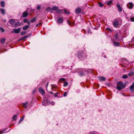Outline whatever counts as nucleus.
Returning a JSON list of instances; mask_svg holds the SVG:
<instances>
[{
	"label": "nucleus",
	"mask_w": 134,
	"mask_h": 134,
	"mask_svg": "<svg viewBox=\"0 0 134 134\" xmlns=\"http://www.w3.org/2000/svg\"><path fill=\"white\" fill-rule=\"evenodd\" d=\"M77 57L80 60H83L87 57L86 52L85 51H80L77 53Z\"/></svg>",
	"instance_id": "f257e3e1"
},
{
	"label": "nucleus",
	"mask_w": 134,
	"mask_h": 134,
	"mask_svg": "<svg viewBox=\"0 0 134 134\" xmlns=\"http://www.w3.org/2000/svg\"><path fill=\"white\" fill-rule=\"evenodd\" d=\"M115 36L116 40H117L118 39L121 38V36L120 31L119 30L116 31L115 33Z\"/></svg>",
	"instance_id": "f03ea898"
},
{
	"label": "nucleus",
	"mask_w": 134,
	"mask_h": 134,
	"mask_svg": "<svg viewBox=\"0 0 134 134\" xmlns=\"http://www.w3.org/2000/svg\"><path fill=\"white\" fill-rule=\"evenodd\" d=\"M21 30V28H19L17 29H14L11 32L12 33H15V34H18L20 33Z\"/></svg>",
	"instance_id": "7ed1b4c3"
},
{
	"label": "nucleus",
	"mask_w": 134,
	"mask_h": 134,
	"mask_svg": "<svg viewBox=\"0 0 134 134\" xmlns=\"http://www.w3.org/2000/svg\"><path fill=\"white\" fill-rule=\"evenodd\" d=\"M133 6V4L132 3L130 2L127 4V7L130 9H132Z\"/></svg>",
	"instance_id": "20e7f679"
},
{
	"label": "nucleus",
	"mask_w": 134,
	"mask_h": 134,
	"mask_svg": "<svg viewBox=\"0 0 134 134\" xmlns=\"http://www.w3.org/2000/svg\"><path fill=\"white\" fill-rule=\"evenodd\" d=\"M119 22L117 20H115L114 22L113 25L115 27H117L118 25Z\"/></svg>",
	"instance_id": "39448f33"
},
{
	"label": "nucleus",
	"mask_w": 134,
	"mask_h": 134,
	"mask_svg": "<svg viewBox=\"0 0 134 134\" xmlns=\"http://www.w3.org/2000/svg\"><path fill=\"white\" fill-rule=\"evenodd\" d=\"M63 19L62 17H59L57 20V22L58 23H62L63 22Z\"/></svg>",
	"instance_id": "423d86ee"
},
{
	"label": "nucleus",
	"mask_w": 134,
	"mask_h": 134,
	"mask_svg": "<svg viewBox=\"0 0 134 134\" xmlns=\"http://www.w3.org/2000/svg\"><path fill=\"white\" fill-rule=\"evenodd\" d=\"M116 6L118 8V10L119 12H121L122 11V8L121 7L120 5L119 4H117Z\"/></svg>",
	"instance_id": "0eeeda50"
},
{
	"label": "nucleus",
	"mask_w": 134,
	"mask_h": 134,
	"mask_svg": "<svg viewBox=\"0 0 134 134\" xmlns=\"http://www.w3.org/2000/svg\"><path fill=\"white\" fill-rule=\"evenodd\" d=\"M125 87V86L124 85L122 87L121 86H117L116 87V88L118 90H121V89H123Z\"/></svg>",
	"instance_id": "6e6552de"
},
{
	"label": "nucleus",
	"mask_w": 134,
	"mask_h": 134,
	"mask_svg": "<svg viewBox=\"0 0 134 134\" xmlns=\"http://www.w3.org/2000/svg\"><path fill=\"white\" fill-rule=\"evenodd\" d=\"M9 22L10 24L12 25H13L15 23V20L13 19H12L9 20Z\"/></svg>",
	"instance_id": "1a4fd4ad"
},
{
	"label": "nucleus",
	"mask_w": 134,
	"mask_h": 134,
	"mask_svg": "<svg viewBox=\"0 0 134 134\" xmlns=\"http://www.w3.org/2000/svg\"><path fill=\"white\" fill-rule=\"evenodd\" d=\"M28 15V13L26 11H25L23 12L22 14V16L23 17H25L27 16Z\"/></svg>",
	"instance_id": "9d476101"
},
{
	"label": "nucleus",
	"mask_w": 134,
	"mask_h": 134,
	"mask_svg": "<svg viewBox=\"0 0 134 134\" xmlns=\"http://www.w3.org/2000/svg\"><path fill=\"white\" fill-rule=\"evenodd\" d=\"M39 91L43 95H44L45 93L44 90L42 88H40L39 89Z\"/></svg>",
	"instance_id": "9b49d317"
},
{
	"label": "nucleus",
	"mask_w": 134,
	"mask_h": 134,
	"mask_svg": "<svg viewBox=\"0 0 134 134\" xmlns=\"http://www.w3.org/2000/svg\"><path fill=\"white\" fill-rule=\"evenodd\" d=\"M85 71L79 72V75L81 76H84L85 75Z\"/></svg>",
	"instance_id": "f8f14e48"
},
{
	"label": "nucleus",
	"mask_w": 134,
	"mask_h": 134,
	"mask_svg": "<svg viewBox=\"0 0 134 134\" xmlns=\"http://www.w3.org/2000/svg\"><path fill=\"white\" fill-rule=\"evenodd\" d=\"M113 44L115 46H120V43L119 42H116L115 41L113 42Z\"/></svg>",
	"instance_id": "ddd939ff"
},
{
	"label": "nucleus",
	"mask_w": 134,
	"mask_h": 134,
	"mask_svg": "<svg viewBox=\"0 0 134 134\" xmlns=\"http://www.w3.org/2000/svg\"><path fill=\"white\" fill-rule=\"evenodd\" d=\"M105 79V78L103 76H100L99 77L98 80L100 81H104Z\"/></svg>",
	"instance_id": "4468645a"
},
{
	"label": "nucleus",
	"mask_w": 134,
	"mask_h": 134,
	"mask_svg": "<svg viewBox=\"0 0 134 134\" xmlns=\"http://www.w3.org/2000/svg\"><path fill=\"white\" fill-rule=\"evenodd\" d=\"M81 9L79 8H77L75 10L76 13L77 14H79V13L81 11Z\"/></svg>",
	"instance_id": "2eb2a0df"
},
{
	"label": "nucleus",
	"mask_w": 134,
	"mask_h": 134,
	"mask_svg": "<svg viewBox=\"0 0 134 134\" xmlns=\"http://www.w3.org/2000/svg\"><path fill=\"white\" fill-rule=\"evenodd\" d=\"M0 11L1 13V14L3 15H4L5 14V11L4 9L2 8L0 9Z\"/></svg>",
	"instance_id": "dca6fc26"
},
{
	"label": "nucleus",
	"mask_w": 134,
	"mask_h": 134,
	"mask_svg": "<svg viewBox=\"0 0 134 134\" xmlns=\"http://www.w3.org/2000/svg\"><path fill=\"white\" fill-rule=\"evenodd\" d=\"M130 89L132 91H134V82H133L132 85L130 87Z\"/></svg>",
	"instance_id": "f3484780"
},
{
	"label": "nucleus",
	"mask_w": 134,
	"mask_h": 134,
	"mask_svg": "<svg viewBox=\"0 0 134 134\" xmlns=\"http://www.w3.org/2000/svg\"><path fill=\"white\" fill-rule=\"evenodd\" d=\"M28 104V102H26L25 103H23V107L24 108H27V105Z\"/></svg>",
	"instance_id": "a211bd4d"
},
{
	"label": "nucleus",
	"mask_w": 134,
	"mask_h": 134,
	"mask_svg": "<svg viewBox=\"0 0 134 134\" xmlns=\"http://www.w3.org/2000/svg\"><path fill=\"white\" fill-rule=\"evenodd\" d=\"M21 25V24H20V22L19 21H17L16 23H15V24H14V27H18V26H20Z\"/></svg>",
	"instance_id": "6ab92c4d"
},
{
	"label": "nucleus",
	"mask_w": 134,
	"mask_h": 134,
	"mask_svg": "<svg viewBox=\"0 0 134 134\" xmlns=\"http://www.w3.org/2000/svg\"><path fill=\"white\" fill-rule=\"evenodd\" d=\"M47 104V100H44L42 102V104L43 105L46 106Z\"/></svg>",
	"instance_id": "aec40b11"
},
{
	"label": "nucleus",
	"mask_w": 134,
	"mask_h": 134,
	"mask_svg": "<svg viewBox=\"0 0 134 134\" xmlns=\"http://www.w3.org/2000/svg\"><path fill=\"white\" fill-rule=\"evenodd\" d=\"M29 27V25H26L23 26L22 28L24 30H26Z\"/></svg>",
	"instance_id": "412c9836"
},
{
	"label": "nucleus",
	"mask_w": 134,
	"mask_h": 134,
	"mask_svg": "<svg viewBox=\"0 0 134 134\" xmlns=\"http://www.w3.org/2000/svg\"><path fill=\"white\" fill-rule=\"evenodd\" d=\"M0 4H1V7H4L5 6V3L3 1H1V2Z\"/></svg>",
	"instance_id": "4be33fe9"
},
{
	"label": "nucleus",
	"mask_w": 134,
	"mask_h": 134,
	"mask_svg": "<svg viewBox=\"0 0 134 134\" xmlns=\"http://www.w3.org/2000/svg\"><path fill=\"white\" fill-rule=\"evenodd\" d=\"M52 10H55L57 11L58 9V8L56 6H53L52 8Z\"/></svg>",
	"instance_id": "5701e85b"
},
{
	"label": "nucleus",
	"mask_w": 134,
	"mask_h": 134,
	"mask_svg": "<svg viewBox=\"0 0 134 134\" xmlns=\"http://www.w3.org/2000/svg\"><path fill=\"white\" fill-rule=\"evenodd\" d=\"M36 18L34 17L33 18H32L30 20V21L31 23H33L36 21Z\"/></svg>",
	"instance_id": "b1692460"
},
{
	"label": "nucleus",
	"mask_w": 134,
	"mask_h": 134,
	"mask_svg": "<svg viewBox=\"0 0 134 134\" xmlns=\"http://www.w3.org/2000/svg\"><path fill=\"white\" fill-rule=\"evenodd\" d=\"M25 117L24 115H23L20 119V120L19 121V123H20L22 121H23Z\"/></svg>",
	"instance_id": "393cba45"
},
{
	"label": "nucleus",
	"mask_w": 134,
	"mask_h": 134,
	"mask_svg": "<svg viewBox=\"0 0 134 134\" xmlns=\"http://www.w3.org/2000/svg\"><path fill=\"white\" fill-rule=\"evenodd\" d=\"M65 79L64 78H61L59 80V81L60 82H62V81H65Z\"/></svg>",
	"instance_id": "a878e982"
},
{
	"label": "nucleus",
	"mask_w": 134,
	"mask_h": 134,
	"mask_svg": "<svg viewBox=\"0 0 134 134\" xmlns=\"http://www.w3.org/2000/svg\"><path fill=\"white\" fill-rule=\"evenodd\" d=\"M17 116L15 115H14L12 117V119L14 120H17Z\"/></svg>",
	"instance_id": "bb28decb"
},
{
	"label": "nucleus",
	"mask_w": 134,
	"mask_h": 134,
	"mask_svg": "<svg viewBox=\"0 0 134 134\" xmlns=\"http://www.w3.org/2000/svg\"><path fill=\"white\" fill-rule=\"evenodd\" d=\"M118 84L119 85H120V86L122 87V86H123V83L122 82L120 81L118 83Z\"/></svg>",
	"instance_id": "cd10ccee"
},
{
	"label": "nucleus",
	"mask_w": 134,
	"mask_h": 134,
	"mask_svg": "<svg viewBox=\"0 0 134 134\" xmlns=\"http://www.w3.org/2000/svg\"><path fill=\"white\" fill-rule=\"evenodd\" d=\"M5 41V39L4 38H3L1 39V42L2 43H4Z\"/></svg>",
	"instance_id": "c85d7f7f"
},
{
	"label": "nucleus",
	"mask_w": 134,
	"mask_h": 134,
	"mask_svg": "<svg viewBox=\"0 0 134 134\" xmlns=\"http://www.w3.org/2000/svg\"><path fill=\"white\" fill-rule=\"evenodd\" d=\"M46 10L48 12H49L52 10V8H51L48 7H47V9H46Z\"/></svg>",
	"instance_id": "c756f323"
},
{
	"label": "nucleus",
	"mask_w": 134,
	"mask_h": 134,
	"mask_svg": "<svg viewBox=\"0 0 134 134\" xmlns=\"http://www.w3.org/2000/svg\"><path fill=\"white\" fill-rule=\"evenodd\" d=\"M128 77V76L126 75H124L122 76V78L123 79H126Z\"/></svg>",
	"instance_id": "7c9ffc66"
},
{
	"label": "nucleus",
	"mask_w": 134,
	"mask_h": 134,
	"mask_svg": "<svg viewBox=\"0 0 134 134\" xmlns=\"http://www.w3.org/2000/svg\"><path fill=\"white\" fill-rule=\"evenodd\" d=\"M26 33V31H22L21 32V35L22 36L24 35Z\"/></svg>",
	"instance_id": "2f4dec72"
},
{
	"label": "nucleus",
	"mask_w": 134,
	"mask_h": 134,
	"mask_svg": "<svg viewBox=\"0 0 134 134\" xmlns=\"http://www.w3.org/2000/svg\"><path fill=\"white\" fill-rule=\"evenodd\" d=\"M57 12V13H63V11L62 10H61V9L59 10L58 9Z\"/></svg>",
	"instance_id": "473e14b6"
},
{
	"label": "nucleus",
	"mask_w": 134,
	"mask_h": 134,
	"mask_svg": "<svg viewBox=\"0 0 134 134\" xmlns=\"http://www.w3.org/2000/svg\"><path fill=\"white\" fill-rule=\"evenodd\" d=\"M68 85V83L67 82H64L63 84V86L64 87H66Z\"/></svg>",
	"instance_id": "72a5a7b5"
},
{
	"label": "nucleus",
	"mask_w": 134,
	"mask_h": 134,
	"mask_svg": "<svg viewBox=\"0 0 134 134\" xmlns=\"http://www.w3.org/2000/svg\"><path fill=\"white\" fill-rule=\"evenodd\" d=\"M42 24V23H39L37 24L36 25V27H37L38 26H40Z\"/></svg>",
	"instance_id": "f704fd0d"
},
{
	"label": "nucleus",
	"mask_w": 134,
	"mask_h": 134,
	"mask_svg": "<svg viewBox=\"0 0 134 134\" xmlns=\"http://www.w3.org/2000/svg\"><path fill=\"white\" fill-rule=\"evenodd\" d=\"M112 1H109L107 3V5H109L112 3Z\"/></svg>",
	"instance_id": "c9c22d12"
},
{
	"label": "nucleus",
	"mask_w": 134,
	"mask_h": 134,
	"mask_svg": "<svg viewBox=\"0 0 134 134\" xmlns=\"http://www.w3.org/2000/svg\"><path fill=\"white\" fill-rule=\"evenodd\" d=\"M99 4V6L100 7H102L103 6V4H102V3H100V2H98V3Z\"/></svg>",
	"instance_id": "e433bc0d"
},
{
	"label": "nucleus",
	"mask_w": 134,
	"mask_h": 134,
	"mask_svg": "<svg viewBox=\"0 0 134 134\" xmlns=\"http://www.w3.org/2000/svg\"><path fill=\"white\" fill-rule=\"evenodd\" d=\"M0 30L2 32H4V30L2 27H0Z\"/></svg>",
	"instance_id": "4c0bfd02"
},
{
	"label": "nucleus",
	"mask_w": 134,
	"mask_h": 134,
	"mask_svg": "<svg viewBox=\"0 0 134 134\" xmlns=\"http://www.w3.org/2000/svg\"><path fill=\"white\" fill-rule=\"evenodd\" d=\"M134 74V72H131L129 74H128V75L129 76H130L131 75H133Z\"/></svg>",
	"instance_id": "58836bf2"
},
{
	"label": "nucleus",
	"mask_w": 134,
	"mask_h": 134,
	"mask_svg": "<svg viewBox=\"0 0 134 134\" xmlns=\"http://www.w3.org/2000/svg\"><path fill=\"white\" fill-rule=\"evenodd\" d=\"M87 33L88 34H92V32L89 29H88V30Z\"/></svg>",
	"instance_id": "ea45409f"
},
{
	"label": "nucleus",
	"mask_w": 134,
	"mask_h": 134,
	"mask_svg": "<svg viewBox=\"0 0 134 134\" xmlns=\"http://www.w3.org/2000/svg\"><path fill=\"white\" fill-rule=\"evenodd\" d=\"M28 21L26 19H25L23 20V22L24 23H26Z\"/></svg>",
	"instance_id": "a19ab883"
},
{
	"label": "nucleus",
	"mask_w": 134,
	"mask_h": 134,
	"mask_svg": "<svg viewBox=\"0 0 134 134\" xmlns=\"http://www.w3.org/2000/svg\"><path fill=\"white\" fill-rule=\"evenodd\" d=\"M41 9V7L40 6L38 5L37 7V10H40Z\"/></svg>",
	"instance_id": "79ce46f5"
},
{
	"label": "nucleus",
	"mask_w": 134,
	"mask_h": 134,
	"mask_svg": "<svg viewBox=\"0 0 134 134\" xmlns=\"http://www.w3.org/2000/svg\"><path fill=\"white\" fill-rule=\"evenodd\" d=\"M130 20L131 21H134V17H131L130 19Z\"/></svg>",
	"instance_id": "37998d69"
},
{
	"label": "nucleus",
	"mask_w": 134,
	"mask_h": 134,
	"mask_svg": "<svg viewBox=\"0 0 134 134\" xmlns=\"http://www.w3.org/2000/svg\"><path fill=\"white\" fill-rule=\"evenodd\" d=\"M67 92H65L63 94V96L64 97H66L67 96Z\"/></svg>",
	"instance_id": "c03bdc74"
},
{
	"label": "nucleus",
	"mask_w": 134,
	"mask_h": 134,
	"mask_svg": "<svg viewBox=\"0 0 134 134\" xmlns=\"http://www.w3.org/2000/svg\"><path fill=\"white\" fill-rule=\"evenodd\" d=\"M6 129L3 130V131H0V133L1 134L4 131L6 130Z\"/></svg>",
	"instance_id": "a18cd8bd"
},
{
	"label": "nucleus",
	"mask_w": 134,
	"mask_h": 134,
	"mask_svg": "<svg viewBox=\"0 0 134 134\" xmlns=\"http://www.w3.org/2000/svg\"><path fill=\"white\" fill-rule=\"evenodd\" d=\"M54 96L55 97H57L58 96V93H55V94H54Z\"/></svg>",
	"instance_id": "49530a36"
},
{
	"label": "nucleus",
	"mask_w": 134,
	"mask_h": 134,
	"mask_svg": "<svg viewBox=\"0 0 134 134\" xmlns=\"http://www.w3.org/2000/svg\"><path fill=\"white\" fill-rule=\"evenodd\" d=\"M23 37H24V39H25L26 38H27L28 37V36L27 35H26V36H25Z\"/></svg>",
	"instance_id": "de8ad7c7"
},
{
	"label": "nucleus",
	"mask_w": 134,
	"mask_h": 134,
	"mask_svg": "<svg viewBox=\"0 0 134 134\" xmlns=\"http://www.w3.org/2000/svg\"><path fill=\"white\" fill-rule=\"evenodd\" d=\"M23 37H24V39H25L26 38H27L28 37V36L27 35H26V36H25Z\"/></svg>",
	"instance_id": "09e8293b"
},
{
	"label": "nucleus",
	"mask_w": 134,
	"mask_h": 134,
	"mask_svg": "<svg viewBox=\"0 0 134 134\" xmlns=\"http://www.w3.org/2000/svg\"><path fill=\"white\" fill-rule=\"evenodd\" d=\"M127 83L128 82L127 81L125 82L124 83V84H123V85H125V87L126 86V83Z\"/></svg>",
	"instance_id": "8fccbe9b"
},
{
	"label": "nucleus",
	"mask_w": 134,
	"mask_h": 134,
	"mask_svg": "<svg viewBox=\"0 0 134 134\" xmlns=\"http://www.w3.org/2000/svg\"><path fill=\"white\" fill-rule=\"evenodd\" d=\"M51 104L52 105H54L55 104V103L54 102H51Z\"/></svg>",
	"instance_id": "3c124183"
},
{
	"label": "nucleus",
	"mask_w": 134,
	"mask_h": 134,
	"mask_svg": "<svg viewBox=\"0 0 134 134\" xmlns=\"http://www.w3.org/2000/svg\"><path fill=\"white\" fill-rule=\"evenodd\" d=\"M90 134H99L97 133H95L94 132H93L91 133Z\"/></svg>",
	"instance_id": "603ef678"
},
{
	"label": "nucleus",
	"mask_w": 134,
	"mask_h": 134,
	"mask_svg": "<svg viewBox=\"0 0 134 134\" xmlns=\"http://www.w3.org/2000/svg\"><path fill=\"white\" fill-rule=\"evenodd\" d=\"M126 19L128 21H129V17H127V15H126Z\"/></svg>",
	"instance_id": "864d4df0"
},
{
	"label": "nucleus",
	"mask_w": 134,
	"mask_h": 134,
	"mask_svg": "<svg viewBox=\"0 0 134 134\" xmlns=\"http://www.w3.org/2000/svg\"><path fill=\"white\" fill-rule=\"evenodd\" d=\"M25 39H24V37H23L21 38L20 39V40H24Z\"/></svg>",
	"instance_id": "5fc2aeb1"
},
{
	"label": "nucleus",
	"mask_w": 134,
	"mask_h": 134,
	"mask_svg": "<svg viewBox=\"0 0 134 134\" xmlns=\"http://www.w3.org/2000/svg\"><path fill=\"white\" fill-rule=\"evenodd\" d=\"M27 24H28V25H29V26L30 25V22L29 21H28L27 22Z\"/></svg>",
	"instance_id": "6e6d98bb"
},
{
	"label": "nucleus",
	"mask_w": 134,
	"mask_h": 134,
	"mask_svg": "<svg viewBox=\"0 0 134 134\" xmlns=\"http://www.w3.org/2000/svg\"><path fill=\"white\" fill-rule=\"evenodd\" d=\"M68 23V24L69 25H71V23H70L69 21L68 20L67 21Z\"/></svg>",
	"instance_id": "4d7b16f0"
},
{
	"label": "nucleus",
	"mask_w": 134,
	"mask_h": 134,
	"mask_svg": "<svg viewBox=\"0 0 134 134\" xmlns=\"http://www.w3.org/2000/svg\"><path fill=\"white\" fill-rule=\"evenodd\" d=\"M64 12H65V13H67V14H69V13H68V12L66 11V10H64Z\"/></svg>",
	"instance_id": "13d9d810"
},
{
	"label": "nucleus",
	"mask_w": 134,
	"mask_h": 134,
	"mask_svg": "<svg viewBox=\"0 0 134 134\" xmlns=\"http://www.w3.org/2000/svg\"><path fill=\"white\" fill-rule=\"evenodd\" d=\"M49 93L51 94H53V93L51 91H50L49 92Z\"/></svg>",
	"instance_id": "bf43d9fd"
},
{
	"label": "nucleus",
	"mask_w": 134,
	"mask_h": 134,
	"mask_svg": "<svg viewBox=\"0 0 134 134\" xmlns=\"http://www.w3.org/2000/svg\"><path fill=\"white\" fill-rule=\"evenodd\" d=\"M48 82H47L46 84V86H47L48 85Z\"/></svg>",
	"instance_id": "052dcab7"
},
{
	"label": "nucleus",
	"mask_w": 134,
	"mask_h": 134,
	"mask_svg": "<svg viewBox=\"0 0 134 134\" xmlns=\"http://www.w3.org/2000/svg\"><path fill=\"white\" fill-rule=\"evenodd\" d=\"M108 30H109L110 31H112V30H111L110 29H108Z\"/></svg>",
	"instance_id": "680f3d73"
},
{
	"label": "nucleus",
	"mask_w": 134,
	"mask_h": 134,
	"mask_svg": "<svg viewBox=\"0 0 134 134\" xmlns=\"http://www.w3.org/2000/svg\"><path fill=\"white\" fill-rule=\"evenodd\" d=\"M132 40H133V41H134V38H132Z\"/></svg>",
	"instance_id": "e2e57ef3"
},
{
	"label": "nucleus",
	"mask_w": 134,
	"mask_h": 134,
	"mask_svg": "<svg viewBox=\"0 0 134 134\" xmlns=\"http://www.w3.org/2000/svg\"><path fill=\"white\" fill-rule=\"evenodd\" d=\"M34 91H33V92H32L33 93H34Z\"/></svg>",
	"instance_id": "0e129e2a"
}]
</instances>
